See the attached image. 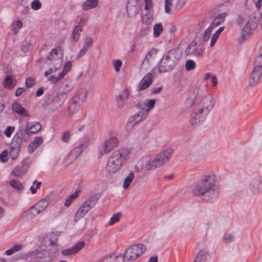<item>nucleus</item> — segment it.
<instances>
[{
  "instance_id": "nucleus-1",
  "label": "nucleus",
  "mask_w": 262,
  "mask_h": 262,
  "mask_svg": "<svg viewBox=\"0 0 262 262\" xmlns=\"http://www.w3.org/2000/svg\"><path fill=\"white\" fill-rule=\"evenodd\" d=\"M215 103V100L210 95H207L199 99H196L194 101L193 111L190 115V124L194 126L201 125L214 107Z\"/></svg>"
},
{
  "instance_id": "nucleus-2",
  "label": "nucleus",
  "mask_w": 262,
  "mask_h": 262,
  "mask_svg": "<svg viewBox=\"0 0 262 262\" xmlns=\"http://www.w3.org/2000/svg\"><path fill=\"white\" fill-rule=\"evenodd\" d=\"M215 180V176L213 173L203 176L194 185L192 189L193 194L206 201L213 199L216 196Z\"/></svg>"
},
{
  "instance_id": "nucleus-3",
  "label": "nucleus",
  "mask_w": 262,
  "mask_h": 262,
  "mask_svg": "<svg viewBox=\"0 0 262 262\" xmlns=\"http://www.w3.org/2000/svg\"><path fill=\"white\" fill-rule=\"evenodd\" d=\"M130 150L120 148L114 151L110 157L106 166L107 174H112L119 171L123 162L128 159Z\"/></svg>"
},
{
  "instance_id": "nucleus-4",
  "label": "nucleus",
  "mask_w": 262,
  "mask_h": 262,
  "mask_svg": "<svg viewBox=\"0 0 262 262\" xmlns=\"http://www.w3.org/2000/svg\"><path fill=\"white\" fill-rule=\"evenodd\" d=\"M182 54L181 51L178 48L167 52L160 61L158 67L159 72L165 73L173 69L178 63Z\"/></svg>"
},
{
  "instance_id": "nucleus-5",
  "label": "nucleus",
  "mask_w": 262,
  "mask_h": 262,
  "mask_svg": "<svg viewBox=\"0 0 262 262\" xmlns=\"http://www.w3.org/2000/svg\"><path fill=\"white\" fill-rule=\"evenodd\" d=\"M61 50L58 49H53L47 56V60L50 61L51 67L44 73L45 76H48L58 71L63 63V54Z\"/></svg>"
},
{
  "instance_id": "nucleus-6",
  "label": "nucleus",
  "mask_w": 262,
  "mask_h": 262,
  "mask_svg": "<svg viewBox=\"0 0 262 262\" xmlns=\"http://www.w3.org/2000/svg\"><path fill=\"white\" fill-rule=\"evenodd\" d=\"M146 250V247L141 244H136L128 247L125 251L124 257L128 261L136 259Z\"/></svg>"
},
{
  "instance_id": "nucleus-7",
  "label": "nucleus",
  "mask_w": 262,
  "mask_h": 262,
  "mask_svg": "<svg viewBox=\"0 0 262 262\" xmlns=\"http://www.w3.org/2000/svg\"><path fill=\"white\" fill-rule=\"evenodd\" d=\"M145 103L143 102H140L137 104V108L140 110L137 114L129 118L127 126L133 127L147 117L148 114L147 111L143 107Z\"/></svg>"
},
{
  "instance_id": "nucleus-8",
  "label": "nucleus",
  "mask_w": 262,
  "mask_h": 262,
  "mask_svg": "<svg viewBox=\"0 0 262 262\" xmlns=\"http://www.w3.org/2000/svg\"><path fill=\"white\" fill-rule=\"evenodd\" d=\"M89 142L90 138L88 136L83 137L79 140L78 145L69 155L71 157L72 160L75 161L81 155L84 148L88 145Z\"/></svg>"
},
{
  "instance_id": "nucleus-9",
  "label": "nucleus",
  "mask_w": 262,
  "mask_h": 262,
  "mask_svg": "<svg viewBox=\"0 0 262 262\" xmlns=\"http://www.w3.org/2000/svg\"><path fill=\"white\" fill-rule=\"evenodd\" d=\"M204 49L200 45H197L194 40L192 41L185 51V54L186 56L192 55L196 57H200L203 56Z\"/></svg>"
},
{
  "instance_id": "nucleus-10",
  "label": "nucleus",
  "mask_w": 262,
  "mask_h": 262,
  "mask_svg": "<svg viewBox=\"0 0 262 262\" xmlns=\"http://www.w3.org/2000/svg\"><path fill=\"white\" fill-rule=\"evenodd\" d=\"M119 139L116 137H112L106 140L102 145V149L99 150L101 156L111 152L119 145Z\"/></svg>"
},
{
  "instance_id": "nucleus-11",
  "label": "nucleus",
  "mask_w": 262,
  "mask_h": 262,
  "mask_svg": "<svg viewBox=\"0 0 262 262\" xmlns=\"http://www.w3.org/2000/svg\"><path fill=\"white\" fill-rule=\"evenodd\" d=\"M249 188L254 194L262 193V177L256 176L252 178L250 181Z\"/></svg>"
},
{
  "instance_id": "nucleus-12",
  "label": "nucleus",
  "mask_w": 262,
  "mask_h": 262,
  "mask_svg": "<svg viewBox=\"0 0 262 262\" xmlns=\"http://www.w3.org/2000/svg\"><path fill=\"white\" fill-rule=\"evenodd\" d=\"M257 27V24L254 21L252 20L248 21L242 31L241 35L242 38L244 40L248 38L254 33Z\"/></svg>"
},
{
  "instance_id": "nucleus-13",
  "label": "nucleus",
  "mask_w": 262,
  "mask_h": 262,
  "mask_svg": "<svg viewBox=\"0 0 262 262\" xmlns=\"http://www.w3.org/2000/svg\"><path fill=\"white\" fill-rule=\"evenodd\" d=\"M153 78L152 72H148L145 75L139 83L138 88L139 90L143 91L148 88L152 84Z\"/></svg>"
},
{
  "instance_id": "nucleus-14",
  "label": "nucleus",
  "mask_w": 262,
  "mask_h": 262,
  "mask_svg": "<svg viewBox=\"0 0 262 262\" xmlns=\"http://www.w3.org/2000/svg\"><path fill=\"white\" fill-rule=\"evenodd\" d=\"M87 94L88 92L85 89H81L73 96L72 100L78 105H81L86 99Z\"/></svg>"
},
{
  "instance_id": "nucleus-15",
  "label": "nucleus",
  "mask_w": 262,
  "mask_h": 262,
  "mask_svg": "<svg viewBox=\"0 0 262 262\" xmlns=\"http://www.w3.org/2000/svg\"><path fill=\"white\" fill-rule=\"evenodd\" d=\"M159 157L157 156L155 158L149 160L145 164V168L146 170H150L163 166L164 163Z\"/></svg>"
},
{
  "instance_id": "nucleus-16",
  "label": "nucleus",
  "mask_w": 262,
  "mask_h": 262,
  "mask_svg": "<svg viewBox=\"0 0 262 262\" xmlns=\"http://www.w3.org/2000/svg\"><path fill=\"white\" fill-rule=\"evenodd\" d=\"M84 242H78L75 245L71 248L62 250L61 251V253L62 255L64 256H68L72 254H74L79 252L80 250H81L84 247Z\"/></svg>"
},
{
  "instance_id": "nucleus-17",
  "label": "nucleus",
  "mask_w": 262,
  "mask_h": 262,
  "mask_svg": "<svg viewBox=\"0 0 262 262\" xmlns=\"http://www.w3.org/2000/svg\"><path fill=\"white\" fill-rule=\"evenodd\" d=\"M262 74V69L254 66L253 69L251 72L249 83L250 85L256 84Z\"/></svg>"
},
{
  "instance_id": "nucleus-18",
  "label": "nucleus",
  "mask_w": 262,
  "mask_h": 262,
  "mask_svg": "<svg viewBox=\"0 0 262 262\" xmlns=\"http://www.w3.org/2000/svg\"><path fill=\"white\" fill-rule=\"evenodd\" d=\"M91 209L84 203L80 206L74 216V221L77 222L79 219L83 217Z\"/></svg>"
},
{
  "instance_id": "nucleus-19",
  "label": "nucleus",
  "mask_w": 262,
  "mask_h": 262,
  "mask_svg": "<svg viewBox=\"0 0 262 262\" xmlns=\"http://www.w3.org/2000/svg\"><path fill=\"white\" fill-rule=\"evenodd\" d=\"M23 130H18L13 137L11 146H16L17 148H20L23 141Z\"/></svg>"
},
{
  "instance_id": "nucleus-20",
  "label": "nucleus",
  "mask_w": 262,
  "mask_h": 262,
  "mask_svg": "<svg viewBox=\"0 0 262 262\" xmlns=\"http://www.w3.org/2000/svg\"><path fill=\"white\" fill-rule=\"evenodd\" d=\"M12 109L16 113L25 117L29 116L27 111L19 103L14 102L12 105Z\"/></svg>"
},
{
  "instance_id": "nucleus-21",
  "label": "nucleus",
  "mask_w": 262,
  "mask_h": 262,
  "mask_svg": "<svg viewBox=\"0 0 262 262\" xmlns=\"http://www.w3.org/2000/svg\"><path fill=\"white\" fill-rule=\"evenodd\" d=\"M41 124L37 122L29 123L27 125V133L35 134L41 129Z\"/></svg>"
},
{
  "instance_id": "nucleus-22",
  "label": "nucleus",
  "mask_w": 262,
  "mask_h": 262,
  "mask_svg": "<svg viewBox=\"0 0 262 262\" xmlns=\"http://www.w3.org/2000/svg\"><path fill=\"white\" fill-rule=\"evenodd\" d=\"M173 149L168 148L165 150L163 152L159 154L157 156L158 157H159L161 159V160H163L162 161L164 164H165L169 161L173 154Z\"/></svg>"
},
{
  "instance_id": "nucleus-23",
  "label": "nucleus",
  "mask_w": 262,
  "mask_h": 262,
  "mask_svg": "<svg viewBox=\"0 0 262 262\" xmlns=\"http://www.w3.org/2000/svg\"><path fill=\"white\" fill-rule=\"evenodd\" d=\"M73 89V86L72 82L66 81L61 84L59 91H60L59 93H61L62 94H65L71 92Z\"/></svg>"
},
{
  "instance_id": "nucleus-24",
  "label": "nucleus",
  "mask_w": 262,
  "mask_h": 262,
  "mask_svg": "<svg viewBox=\"0 0 262 262\" xmlns=\"http://www.w3.org/2000/svg\"><path fill=\"white\" fill-rule=\"evenodd\" d=\"M16 81L13 79L11 75H7L3 80V84L5 88L12 89L16 84Z\"/></svg>"
},
{
  "instance_id": "nucleus-25",
  "label": "nucleus",
  "mask_w": 262,
  "mask_h": 262,
  "mask_svg": "<svg viewBox=\"0 0 262 262\" xmlns=\"http://www.w3.org/2000/svg\"><path fill=\"white\" fill-rule=\"evenodd\" d=\"M98 4V0H86L82 4V8L84 11L96 8Z\"/></svg>"
},
{
  "instance_id": "nucleus-26",
  "label": "nucleus",
  "mask_w": 262,
  "mask_h": 262,
  "mask_svg": "<svg viewBox=\"0 0 262 262\" xmlns=\"http://www.w3.org/2000/svg\"><path fill=\"white\" fill-rule=\"evenodd\" d=\"M26 172V170L24 168L23 165H20L15 167L11 172V174L15 177L20 178L24 175Z\"/></svg>"
},
{
  "instance_id": "nucleus-27",
  "label": "nucleus",
  "mask_w": 262,
  "mask_h": 262,
  "mask_svg": "<svg viewBox=\"0 0 262 262\" xmlns=\"http://www.w3.org/2000/svg\"><path fill=\"white\" fill-rule=\"evenodd\" d=\"M62 95V94L61 93L58 92L52 100V103L54 105L55 109H58L59 107H60L64 101V99L62 100L61 98V96Z\"/></svg>"
},
{
  "instance_id": "nucleus-28",
  "label": "nucleus",
  "mask_w": 262,
  "mask_h": 262,
  "mask_svg": "<svg viewBox=\"0 0 262 262\" xmlns=\"http://www.w3.org/2000/svg\"><path fill=\"white\" fill-rule=\"evenodd\" d=\"M40 211L36 208V204L31 207L30 209L26 212L27 215V218L32 219L39 213Z\"/></svg>"
},
{
  "instance_id": "nucleus-29",
  "label": "nucleus",
  "mask_w": 262,
  "mask_h": 262,
  "mask_svg": "<svg viewBox=\"0 0 262 262\" xmlns=\"http://www.w3.org/2000/svg\"><path fill=\"white\" fill-rule=\"evenodd\" d=\"M35 204L36 208L39 210L40 212H41L45 210V209L48 207L49 205V200L45 198L39 201Z\"/></svg>"
},
{
  "instance_id": "nucleus-30",
  "label": "nucleus",
  "mask_w": 262,
  "mask_h": 262,
  "mask_svg": "<svg viewBox=\"0 0 262 262\" xmlns=\"http://www.w3.org/2000/svg\"><path fill=\"white\" fill-rule=\"evenodd\" d=\"M98 200V197L97 195H94L90 196L84 202L85 204L89 209H91L97 203Z\"/></svg>"
},
{
  "instance_id": "nucleus-31",
  "label": "nucleus",
  "mask_w": 262,
  "mask_h": 262,
  "mask_svg": "<svg viewBox=\"0 0 262 262\" xmlns=\"http://www.w3.org/2000/svg\"><path fill=\"white\" fill-rule=\"evenodd\" d=\"M207 252L205 250H200L196 255L194 262H205L207 257Z\"/></svg>"
},
{
  "instance_id": "nucleus-32",
  "label": "nucleus",
  "mask_w": 262,
  "mask_h": 262,
  "mask_svg": "<svg viewBox=\"0 0 262 262\" xmlns=\"http://www.w3.org/2000/svg\"><path fill=\"white\" fill-rule=\"evenodd\" d=\"M253 65L254 67L262 69V45L260 48L258 55L255 58Z\"/></svg>"
},
{
  "instance_id": "nucleus-33",
  "label": "nucleus",
  "mask_w": 262,
  "mask_h": 262,
  "mask_svg": "<svg viewBox=\"0 0 262 262\" xmlns=\"http://www.w3.org/2000/svg\"><path fill=\"white\" fill-rule=\"evenodd\" d=\"M224 27H220L212 35L210 41V46L213 47L216 43L221 33L224 30Z\"/></svg>"
},
{
  "instance_id": "nucleus-34",
  "label": "nucleus",
  "mask_w": 262,
  "mask_h": 262,
  "mask_svg": "<svg viewBox=\"0 0 262 262\" xmlns=\"http://www.w3.org/2000/svg\"><path fill=\"white\" fill-rule=\"evenodd\" d=\"M82 31V28L80 26H76L73 31V39L75 41H77L80 36V32Z\"/></svg>"
},
{
  "instance_id": "nucleus-35",
  "label": "nucleus",
  "mask_w": 262,
  "mask_h": 262,
  "mask_svg": "<svg viewBox=\"0 0 262 262\" xmlns=\"http://www.w3.org/2000/svg\"><path fill=\"white\" fill-rule=\"evenodd\" d=\"M134 178V174L133 172H131L125 178L123 187L124 189L127 188L131 183L133 182Z\"/></svg>"
},
{
  "instance_id": "nucleus-36",
  "label": "nucleus",
  "mask_w": 262,
  "mask_h": 262,
  "mask_svg": "<svg viewBox=\"0 0 262 262\" xmlns=\"http://www.w3.org/2000/svg\"><path fill=\"white\" fill-rule=\"evenodd\" d=\"M22 248H23V246L21 244L16 245H14V246H13L10 249L7 250L5 252V253L7 255H8V256L11 255L15 253V252L19 251Z\"/></svg>"
},
{
  "instance_id": "nucleus-37",
  "label": "nucleus",
  "mask_w": 262,
  "mask_h": 262,
  "mask_svg": "<svg viewBox=\"0 0 262 262\" xmlns=\"http://www.w3.org/2000/svg\"><path fill=\"white\" fill-rule=\"evenodd\" d=\"M163 31V26L161 23H158L154 26V35L156 37H158L162 33Z\"/></svg>"
},
{
  "instance_id": "nucleus-38",
  "label": "nucleus",
  "mask_w": 262,
  "mask_h": 262,
  "mask_svg": "<svg viewBox=\"0 0 262 262\" xmlns=\"http://www.w3.org/2000/svg\"><path fill=\"white\" fill-rule=\"evenodd\" d=\"M23 27V23L20 20H17L12 24V31L14 34H17L19 29Z\"/></svg>"
},
{
  "instance_id": "nucleus-39",
  "label": "nucleus",
  "mask_w": 262,
  "mask_h": 262,
  "mask_svg": "<svg viewBox=\"0 0 262 262\" xmlns=\"http://www.w3.org/2000/svg\"><path fill=\"white\" fill-rule=\"evenodd\" d=\"M10 185L14 189L17 190H22L24 188V186L18 180H13L10 182Z\"/></svg>"
},
{
  "instance_id": "nucleus-40",
  "label": "nucleus",
  "mask_w": 262,
  "mask_h": 262,
  "mask_svg": "<svg viewBox=\"0 0 262 262\" xmlns=\"http://www.w3.org/2000/svg\"><path fill=\"white\" fill-rule=\"evenodd\" d=\"M121 216L122 213L121 212H117L114 214L111 217L109 225L112 226L116 223L120 221Z\"/></svg>"
},
{
  "instance_id": "nucleus-41",
  "label": "nucleus",
  "mask_w": 262,
  "mask_h": 262,
  "mask_svg": "<svg viewBox=\"0 0 262 262\" xmlns=\"http://www.w3.org/2000/svg\"><path fill=\"white\" fill-rule=\"evenodd\" d=\"M20 148H17L16 146H11L10 154L12 159L14 160L16 158L19 154Z\"/></svg>"
},
{
  "instance_id": "nucleus-42",
  "label": "nucleus",
  "mask_w": 262,
  "mask_h": 262,
  "mask_svg": "<svg viewBox=\"0 0 262 262\" xmlns=\"http://www.w3.org/2000/svg\"><path fill=\"white\" fill-rule=\"evenodd\" d=\"M80 106L74 103V102L72 100L68 107L69 111L71 114L75 113L79 109Z\"/></svg>"
},
{
  "instance_id": "nucleus-43",
  "label": "nucleus",
  "mask_w": 262,
  "mask_h": 262,
  "mask_svg": "<svg viewBox=\"0 0 262 262\" xmlns=\"http://www.w3.org/2000/svg\"><path fill=\"white\" fill-rule=\"evenodd\" d=\"M63 78L62 74L59 73L58 76L50 75L48 77V80L52 83H56Z\"/></svg>"
},
{
  "instance_id": "nucleus-44",
  "label": "nucleus",
  "mask_w": 262,
  "mask_h": 262,
  "mask_svg": "<svg viewBox=\"0 0 262 262\" xmlns=\"http://www.w3.org/2000/svg\"><path fill=\"white\" fill-rule=\"evenodd\" d=\"M78 196V193L77 192H75V193L69 196L68 199L66 200L65 203L64 204V206L66 207H69L73 201L77 198Z\"/></svg>"
},
{
  "instance_id": "nucleus-45",
  "label": "nucleus",
  "mask_w": 262,
  "mask_h": 262,
  "mask_svg": "<svg viewBox=\"0 0 262 262\" xmlns=\"http://www.w3.org/2000/svg\"><path fill=\"white\" fill-rule=\"evenodd\" d=\"M71 67V62L70 61H67L64 64L63 69L62 71L60 73L62 74L63 77H64V76L67 74V73L70 70Z\"/></svg>"
},
{
  "instance_id": "nucleus-46",
  "label": "nucleus",
  "mask_w": 262,
  "mask_h": 262,
  "mask_svg": "<svg viewBox=\"0 0 262 262\" xmlns=\"http://www.w3.org/2000/svg\"><path fill=\"white\" fill-rule=\"evenodd\" d=\"M153 19L152 15L150 13H147L142 16V20L143 23L146 24H149L151 23Z\"/></svg>"
},
{
  "instance_id": "nucleus-47",
  "label": "nucleus",
  "mask_w": 262,
  "mask_h": 262,
  "mask_svg": "<svg viewBox=\"0 0 262 262\" xmlns=\"http://www.w3.org/2000/svg\"><path fill=\"white\" fill-rule=\"evenodd\" d=\"M195 63L193 60L189 59L186 62L185 68L187 71H190L194 69L195 68Z\"/></svg>"
},
{
  "instance_id": "nucleus-48",
  "label": "nucleus",
  "mask_w": 262,
  "mask_h": 262,
  "mask_svg": "<svg viewBox=\"0 0 262 262\" xmlns=\"http://www.w3.org/2000/svg\"><path fill=\"white\" fill-rule=\"evenodd\" d=\"M35 79L34 77H27L26 80V86L27 88H30L35 84Z\"/></svg>"
},
{
  "instance_id": "nucleus-49",
  "label": "nucleus",
  "mask_w": 262,
  "mask_h": 262,
  "mask_svg": "<svg viewBox=\"0 0 262 262\" xmlns=\"http://www.w3.org/2000/svg\"><path fill=\"white\" fill-rule=\"evenodd\" d=\"M155 103L156 101L153 99H150L147 102L146 104L147 108H145V110L147 111V114H148L149 111L154 108Z\"/></svg>"
},
{
  "instance_id": "nucleus-50",
  "label": "nucleus",
  "mask_w": 262,
  "mask_h": 262,
  "mask_svg": "<svg viewBox=\"0 0 262 262\" xmlns=\"http://www.w3.org/2000/svg\"><path fill=\"white\" fill-rule=\"evenodd\" d=\"M172 0H165L164 9L167 13H170L172 6Z\"/></svg>"
},
{
  "instance_id": "nucleus-51",
  "label": "nucleus",
  "mask_w": 262,
  "mask_h": 262,
  "mask_svg": "<svg viewBox=\"0 0 262 262\" xmlns=\"http://www.w3.org/2000/svg\"><path fill=\"white\" fill-rule=\"evenodd\" d=\"M122 65V62L120 60L117 59L113 61V66L116 72H118L120 71Z\"/></svg>"
},
{
  "instance_id": "nucleus-52",
  "label": "nucleus",
  "mask_w": 262,
  "mask_h": 262,
  "mask_svg": "<svg viewBox=\"0 0 262 262\" xmlns=\"http://www.w3.org/2000/svg\"><path fill=\"white\" fill-rule=\"evenodd\" d=\"M15 127L9 126L6 127L4 131V134L7 137H10L12 133L14 131Z\"/></svg>"
},
{
  "instance_id": "nucleus-53",
  "label": "nucleus",
  "mask_w": 262,
  "mask_h": 262,
  "mask_svg": "<svg viewBox=\"0 0 262 262\" xmlns=\"http://www.w3.org/2000/svg\"><path fill=\"white\" fill-rule=\"evenodd\" d=\"M212 30V29L210 28L209 26L206 29V30L204 32L203 37L204 41H208L209 39Z\"/></svg>"
},
{
  "instance_id": "nucleus-54",
  "label": "nucleus",
  "mask_w": 262,
  "mask_h": 262,
  "mask_svg": "<svg viewBox=\"0 0 262 262\" xmlns=\"http://www.w3.org/2000/svg\"><path fill=\"white\" fill-rule=\"evenodd\" d=\"M139 140H140L141 138H142L143 143H146L148 142V137L147 135V134L145 132H140L139 133Z\"/></svg>"
},
{
  "instance_id": "nucleus-55",
  "label": "nucleus",
  "mask_w": 262,
  "mask_h": 262,
  "mask_svg": "<svg viewBox=\"0 0 262 262\" xmlns=\"http://www.w3.org/2000/svg\"><path fill=\"white\" fill-rule=\"evenodd\" d=\"M31 7L34 10H38L41 7V4L39 0H34L31 3Z\"/></svg>"
},
{
  "instance_id": "nucleus-56",
  "label": "nucleus",
  "mask_w": 262,
  "mask_h": 262,
  "mask_svg": "<svg viewBox=\"0 0 262 262\" xmlns=\"http://www.w3.org/2000/svg\"><path fill=\"white\" fill-rule=\"evenodd\" d=\"M129 91L128 89H124L121 94L119 96L120 99L126 100L127 99L129 95Z\"/></svg>"
},
{
  "instance_id": "nucleus-57",
  "label": "nucleus",
  "mask_w": 262,
  "mask_h": 262,
  "mask_svg": "<svg viewBox=\"0 0 262 262\" xmlns=\"http://www.w3.org/2000/svg\"><path fill=\"white\" fill-rule=\"evenodd\" d=\"M113 258H115V257H113V254L110 256H105L101 258L99 262H113L112 260H113Z\"/></svg>"
},
{
  "instance_id": "nucleus-58",
  "label": "nucleus",
  "mask_w": 262,
  "mask_h": 262,
  "mask_svg": "<svg viewBox=\"0 0 262 262\" xmlns=\"http://www.w3.org/2000/svg\"><path fill=\"white\" fill-rule=\"evenodd\" d=\"M223 21H221V20H219V19L216 18V17L214 18L211 24L210 25L209 27L211 28L212 29L214 28V27L220 25L221 24Z\"/></svg>"
},
{
  "instance_id": "nucleus-59",
  "label": "nucleus",
  "mask_w": 262,
  "mask_h": 262,
  "mask_svg": "<svg viewBox=\"0 0 262 262\" xmlns=\"http://www.w3.org/2000/svg\"><path fill=\"white\" fill-rule=\"evenodd\" d=\"M70 137H71L70 133V132L68 131V132H66L63 133L61 139L63 142L67 143L69 141V139H70Z\"/></svg>"
},
{
  "instance_id": "nucleus-60",
  "label": "nucleus",
  "mask_w": 262,
  "mask_h": 262,
  "mask_svg": "<svg viewBox=\"0 0 262 262\" xmlns=\"http://www.w3.org/2000/svg\"><path fill=\"white\" fill-rule=\"evenodd\" d=\"M37 145L34 144L32 142L29 145L28 147V150L29 154H32L35 149L38 148Z\"/></svg>"
},
{
  "instance_id": "nucleus-61",
  "label": "nucleus",
  "mask_w": 262,
  "mask_h": 262,
  "mask_svg": "<svg viewBox=\"0 0 262 262\" xmlns=\"http://www.w3.org/2000/svg\"><path fill=\"white\" fill-rule=\"evenodd\" d=\"M8 152L7 150H4L1 155V160L3 162H6L8 161Z\"/></svg>"
},
{
  "instance_id": "nucleus-62",
  "label": "nucleus",
  "mask_w": 262,
  "mask_h": 262,
  "mask_svg": "<svg viewBox=\"0 0 262 262\" xmlns=\"http://www.w3.org/2000/svg\"><path fill=\"white\" fill-rule=\"evenodd\" d=\"M157 53V51L155 49L150 51L146 55L144 60L149 61V59L152 57L153 55H155Z\"/></svg>"
},
{
  "instance_id": "nucleus-63",
  "label": "nucleus",
  "mask_w": 262,
  "mask_h": 262,
  "mask_svg": "<svg viewBox=\"0 0 262 262\" xmlns=\"http://www.w3.org/2000/svg\"><path fill=\"white\" fill-rule=\"evenodd\" d=\"M93 43V39L91 37H87L85 38L84 47L89 49V48L92 45Z\"/></svg>"
},
{
  "instance_id": "nucleus-64",
  "label": "nucleus",
  "mask_w": 262,
  "mask_h": 262,
  "mask_svg": "<svg viewBox=\"0 0 262 262\" xmlns=\"http://www.w3.org/2000/svg\"><path fill=\"white\" fill-rule=\"evenodd\" d=\"M145 9L146 10H150L152 9L151 0H144Z\"/></svg>"
}]
</instances>
